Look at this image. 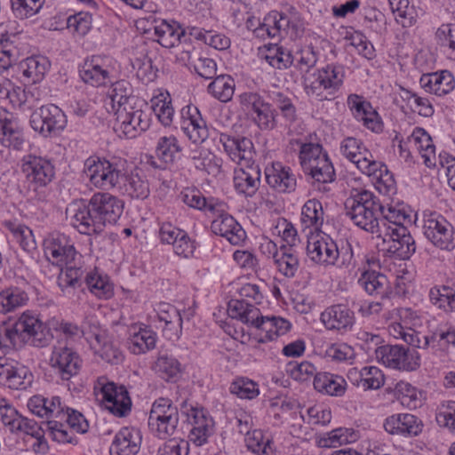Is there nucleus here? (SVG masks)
<instances>
[{"mask_svg": "<svg viewBox=\"0 0 455 455\" xmlns=\"http://www.w3.org/2000/svg\"><path fill=\"white\" fill-rule=\"evenodd\" d=\"M124 211V203L108 193H96L86 203L76 201L66 209L67 219L81 234L92 235L103 231L107 224H115Z\"/></svg>", "mask_w": 455, "mask_h": 455, "instance_id": "obj_1", "label": "nucleus"}, {"mask_svg": "<svg viewBox=\"0 0 455 455\" xmlns=\"http://www.w3.org/2000/svg\"><path fill=\"white\" fill-rule=\"evenodd\" d=\"M44 255L53 265L61 266L65 264L66 270L62 272L58 283L62 292L68 297L75 294L76 289L84 291L81 280L84 271L81 267L68 266L75 261L77 253L69 239L61 234L50 235L44 241Z\"/></svg>", "mask_w": 455, "mask_h": 455, "instance_id": "obj_2", "label": "nucleus"}, {"mask_svg": "<svg viewBox=\"0 0 455 455\" xmlns=\"http://www.w3.org/2000/svg\"><path fill=\"white\" fill-rule=\"evenodd\" d=\"M346 215L359 228L375 235L384 228L379 222L383 204L379 198L366 189L353 190L345 202Z\"/></svg>", "mask_w": 455, "mask_h": 455, "instance_id": "obj_3", "label": "nucleus"}, {"mask_svg": "<svg viewBox=\"0 0 455 455\" xmlns=\"http://www.w3.org/2000/svg\"><path fill=\"white\" fill-rule=\"evenodd\" d=\"M227 311L231 318L265 331V337L268 340L284 335L291 328V323L286 319L280 316H262L259 308L243 299H231Z\"/></svg>", "mask_w": 455, "mask_h": 455, "instance_id": "obj_4", "label": "nucleus"}, {"mask_svg": "<svg viewBox=\"0 0 455 455\" xmlns=\"http://www.w3.org/2000/svg\"><path fill=\"white\" fill-rule=\"evenodd\" d=\"M22 172L25 173L31 198L43 201L46 197L45 190L54 176L55 170L52 162L46 158L28 155L22 160Z\"/></svg>", "mask_w": 455, "mask_h": 455, "instance_id": "obj_5", "label": "nucleus"}, {"mask_svg": "<svg viewBox=\"0 0 455 455\" xmlns=\"http://www.w3.org/2000/svg\"><path fill=\"white\" fill-rule=\"evenodd\" d=\"M344 71L340 66L327 65L317 72L303 78V85L307 95L319 100H330L343 84Z\"/></svg>", "mask_w": 455, "mask_h": 455, "instance_id": "obj_6", "label": "nucleus"}, {"mask_svg": "<svg viewBox=\"0 0 455 455\" xmlns=\"http://www.w3.org/2000/svg\"><path fill=\"white\" fill-rule=\"evenodd\" d=\"M124 162H110L89 158L84 163V172L90 182L104 190L116 189L123 180Z\"/></svg>", "mask_w": 455, "mask_h": 455, "instance_id": "obj_7", "label": "nucleus"}, {"mask_svg": "<svg viewBox=\"0 0 455 455\" xmlns=\"http://www.w3.org/2000/svg\"><path fill=\"white\" fill-rule=\"evenodd\" d=\"M148 106L143 100L132 102V106L116 111L115 130L120 131L125 138L132 139L147 131L150 125Z\"/></svg>", "mask_w": 455, "mask_h": 455, "instance_id": "obj_8", "label": "nucleus"}, {"mask_svg": "<svg viewBox=\"0 0 455 455\" xmlns=\"http://www.w3.org/2000/svg\"><path fill=\"white\" fill-rule=\"evenodd\" d=\"M179 424L177 407L167 398H159L153 405L148 417V427L159 438L175 435Z\"/></svg>", "mask_w": 455, "mask_h": 455, "instance_id": "obj_9", "label": "nucleus"}, {"mask_svg": "<svg viewBox=\"0 0 455 455\" xmlns=\"http://www.w3.org/2000/svg\"><path fill=\"white\" fill-rule=\"evenodd\" d=\"M67 116L56 105L42 106L32 112L30 126L44 138H52L60 134L67 125Z\"/></svg>", "mask_w": 455, "mask_h": 455, "instance_id": "obj_10", "label": "nucleus"}, {"mask_svg": "<svg viewBox=\"0 0 455 455\" xmlns=\"http://www.w3.org/2000/svg\"><path fill=\"white\" fill-rule=\"evenodd\" d=\"M377 236L382 238L385 244L384 251L392 259L406 260L416 251L415 241L405 227L392 229L384 225V228Z\"/></svg>", "mask_w": 455, "mask_h": 455, "instance_id": "obj_11", "label": "nucleus"}, {"mask_svg": "<svg viewBox=\"0 0 455 455\" xmlns=\"http://www.w3.org/2000/svg\"><path fill=\"white\" fill-rule=\"evenodd\" d=\"M50 365L56 377L62 380H69L78 374L82 359L71 347L59 342L52 349Z\"/></svg>", "mask_w": 455, "mask_h": 455, "instance_id": "obj_12", "label": "nucleus"}, {"mask_svg": "<svg viewBox=\"0 0 455 455\" xmlns=\"http://www.w3.org/2000/svg\"><path fill=\"white\" fill-rule=\"evenodd\" d=\"M425 236L437 248L451 251L455 249V229L443 217H428L423 225Z\"/></svg>", "mask_w": 455, "mask_h": 455, "instance_id": "obj_13", "label": "nucleus"}, {"mask_svg": "<svg viewBox=\"0 0 455 455\" xmlns=\"http://www.w3.org/2000/svg\"><path fill=\"white\" fill-rule=\"evenodd\" d=\"M340 151L347 159L355 164L363 173H373L376 168L380 166L379 162L373 159L371 153L361 140L354 137H347L342 140Z\"/></svg>", "mask_w": 455, "mask_h": 455, "instance_id": "obj_14", "label": "nucleus"}, {"mask_svg": "<svg viewBox=\"0 0 455 455\" xmlns=\"http://www.w3.org/2000/svg\"><path fill=\"white\" fill-rule=\"evenodd\" d=\"M220 143L230 159L242 164L254 163L255 150L252 141L246 137H232L226 133L220 135Z\"/></svg>", "mask_w": 455, "mask_h": 455, "instance_id": "obj_15", "label": "nucleus"}, {"mask_svg": "<svg viewBox=\"0 0 455 455\" xmlns=\"http://www.w3.org/2000/svg\"><path fill=\"white\" fill-rule=\"evenodd\" d=\"M307 254L309 259L321 265H335L339 251L334 241L329 237L311 236L307 244Z\"/></svg>", "mask_w": 455, "mask_h": 455, "instance_id": "obj_16", "label": "nucleus"}, {"mask_svg": "<svg viewBox=\"0 0 455 455\" xmlns=\"http://www.w3.org/2000/svg\"><path fill=\"white\" fill-rule=\"evenodd\" d=\"M101 394L106 409L113 415L124 417L131 411L132 401L125 387L109 382L101 387Z\"/></svg>", "mask_w": 455, "mask_h": 455, "instance_id": "obj_17", "label": "nucleus"}, {"mask_svg": "<svg viewBox=\"0 0 455 455\" xmlns=\"http://www.w3.org/2000/svg\"><path fill=\"white\" fill-rule=\"evenodd\" d=\"M180 128L193 143H202L208 138V128L196 106L188 105L181 110Z\"/></svg>", "mask_w": 455, "mask_h": 455, "instance_id": "obj_18", "label": "nucleus"}, {"mask_svg": "<svg viewBox=\"0 0 455 455\" xmlns=\"http://www.w3.org/2000/svg\"><path fill=\"white\" fill-rule=\"evenodd\" d=\"M347 105L352 116L357 121H362L366 128L372 132L381 131L382 124L379 119L377 111L363 96L358 94L348 95Z\"/></svg>", "mask_w": 455, "mask_h": 455, "instance_id": "obj_19", "label": "nucleus"}, {"mask_svg": "<svg viewBox=\"0 0 455 455\" xmlns=\"http://www.w3.org/2000/svg\"><path fill=\"white\" fill-rule=\"evenodd\" d=\"M18 322L27 344L36 347H44L48 345L51 339L49 331L37 317L24 313Z\"/></svg>", "mask_w": 455, "mask_h": 455, "instance_id": "obj_20", "label": "nucleus"}, {"mask_svg": "<svg viewBox=\"0 0 455 455\" xmlns=\"http://www.w3.org/2000/svg\"><path fill=\"white\" fill-rule=\"evenodd\" d=\"M320 320L327 330L347 331L355 323V315L346 306L338 304L323 311Z\"/></svg>", "mask_w": 455, "mask_h": 455, "instance_id": "obj_21", "label": "nucleus"}, {"mask_svg": "<svg viewBox=\"0 0 455 455\" xmlns=\"http://www.w3.org/2000/svg\"><path fill=\"white\" fill-rule=\"evenodd\" d=\"M34 377L28 368L0 362V384L12 389H27L33 383Z\"/></svg>", "mask_w": 455, "mask_h": 455, "instance_id": "obj_22", "label": "nucleus"}, {"mask_svg": "<svg viewBox=\"0 0 455 455\" xmlns=\"http://www.w3.org/2000/svg\"><path fill=\"white\" fill-rule=\"evenodd\" d=\"M269 252L273 251V259L279 272L286 277H293L299 266L296 248L292 246L281 245L279 249L272 241L266 244Z\"/></svg>", "mask_w": 455, "mask_h": 455, "instance_id": "obj_23", "label": "nucleus"}, {"mask_svg": "<svg viewBox=\"0 0 455 455\" xmlns=\"http://www.w3.org/2000/svg\"><path fill=\"white\" fill-rule=\"evenodd\" d=\"M260 177V169L255 163L242 164L235 172V188L239 194H243L245 196H252L259 188Z\"/></svg>", "mask_w": 455, "mask_h": 455, "instance_id": "obj_24", "label": "nucleus"}, {"mask_svg": "<svg viewBox=\"0 0 455 455\" xmlns=\"http://www.w3.org/2000/svg\"><path fill=\"white\" fill-rule=\"evenodd\" d=\"M266 181L275 190L280 193H291L295 190L297 180L290 167L281 163H274L265 169Z\"/></svg>", "mask_w": 455, "mask_h": 455, "instance_id": "obj_25", "label": "nucleus"}, {"mask_svg": "<svg viewBox=\"0 0 455 455\" xmlns=\"http://www.w3.org/2000/svg\"><path fill=\"white\" fill-rule=\"evenodd\" d=\"M0 141L5 147L15 149H19L24 142L18 119L4 108H0Z\"/></svg>", "mask_w": 455, "mask_h": 455, "instance_id": "obj_26", "label": "nucleus"}, {"mask_svg": "<svg viewBox=\"0 0 455 455\" xmlns=\"http://www.w3.org/2000/svg\"><path fill=\"white\" fill-rule=\"evenodd\" d=\"M141 444V435L138 429L123 427L115 436L109 448L110 455H135Z\"/></svg>", "mask_w": 455, "mask_h": 455, "instance_id": "obj_27", "label": "nucleus"}, {"mask_svg": "<svg viewBox=\"0 0 455 455\" xmlns=\"http://www.w3.org/2000/svg\"><path fill=\"white\" fill-rule=\"evenodd\" d=\"M212 231L225 237L233 245H241L246 239V233L242 226L228 214L220 215L211 225Z\"/></svg>", "mask_w": 455, "mask_h": 455, "instance_id": "obj_28", "label": "nucleus"}, {"mask_svg": "<svg viewBox=\"0 0 455 455\" xmlns=\"http://www.w3.org/2000/svg\"><path fill=\"white\" fill-rule=\"evenodd\" d=\"M304 172L312 178L313 186L322 192H328L330 190L328 184L335 180V170L328 155L313 162V164Z\"/></svg>", "mask_w": 455, "mask_h": 455, "instance_id": "obj_29", "label": "nucleus"}, {"mask_svg": "<svg viewBox=\"0 0 455 455\" xmlns=\"http://www.w3.org/2000/svg\"><path fill=\"white\" fill-rule=\"evenodd\" d=\"M385 430L392 435H418L422 431V423L409 413L393 415L384 423Z\"/></svg>", "mask_w": 455, "mask_h": 455, "instance_id": "obj_30", "label": "nucleus"}, {"mask_svg": "<svg viewBox=\"0 0 455 455\" xmlns=\"http://www.w3.org/2000/svg\"><path fill=\"white\" fill-rule=\"evenodd\" d=\"M419 83L426 91L438 96L446 95L455 88L454 76L448 70L425 74L421 76Z\"/></svg>", "mask_w": 455, "mask_h": 455, "instance_id": "obj_31", "label": "nucleus"}, {"mask_svg": "<svg viewBox=\"0 0 455 455\" xmlns=\"http://www.w3.org/2000/svg\"><path fill=\"white\" fill-rule=\"evenodd\" d=\"M358 283L371 296H379L382 300H387L391 288L387 276L376 271H365L362 274Z\"/></svg>", "mask_w": 455, "mask_h": 455, "instance_id": "obj_32", "label": "nucleus"}, {"mask_svg": "<svg viewBox=\"0 0 455 455\" xmlns=\"http://www.w3.org/2000/svg\"><path fill=\"white\" fill-rule=\"evenodd\" d=\"M108 96L111 100L112 110L115 114L124 107L126 108L128 106H132V102L141 100L133 94V87L126 80H119L112 84L108 92Z\"/></svg>", "mask_w": 455, "mask_h": 455, "instance_id": "obj_33", "label": "nucleus"}, {"mask_svg": "<svg viewBox=\"0 0 455 455\" xmlns=\"http://www.w3.org/2000/svg\"><path fill=\"white\" fill-rule=\"evenodd\" d=\"M122 178L117 188L118 192L136 199H145L148 196V183L138 172L126 173L124 171Z\"/></svg>", "mask_w": 455, "mask_h": 455, "instance_id": "obj_34", "label": "nucleus"}, {"mask_svg": "<svg viewBox=\"0 0 455 455\" xmlns=\"http://www.w3.org/2000/svg\"><path fill=\"white\" fill-rule=\"evenodd\" d=\"M313 384L316 391L332 396L343 395L347 387V382L343 377L329 372H317L314 377Z\"/></svg>", "mask_w": 455, "mask_h": 455, "instance_id": "obj_35", "label": "nucleus"}, {"mask_svg": "<svg viewBox=\"0 0 455 455\" xmlns=\"http://www.w3.org/2000/svg\"><path fill=\"white\" fill-rule=\"evenodd\" d=\"M193 427L189 433V440L196 446L206 443L213 433V421L204 416L202 411L192 409Z\"/></svg>", "mask_w": 455, "mask_h": 455, "instance_id": "obj_36", "label": "nucleus"}, {"mask_svg": "<svg viewBox=\"0 0 455 455\" xmlns=\"http://www.w3.org/2000/svg\"><path fill=\"white\" fill-rule=\"evenodd\" d=\"M191 160L197 170L204 171L209 175L217 176L222 171V159L204 147L192 152Z\"/></svg>", "mask_w": 455, "mask_h": 455, "instance_id": "obj_37", "label": "nucleus"}, {"mask_svg": "<svg viewBox=\"0 0 455 455\" xmlns=\"http://www.w3.org/2000/svg\"><path fill=\"white\" fill-rule=\"evenodd\" d=\"M153 370L162 379L175 382L180 376L181 364L174 356L160 354L153 364Z\"/></svg>", "mask_w": 455, "mask_h": 455, "instance_id": "obj_38", "label": "nucleus"}, {"mask_svg": "<svg viewBox=\"0 0 455 455\" xmlns=\"http://www.w3.org/2000/svg\"><path fill=\"white\" fill-rule=\"evenodd\" d=\"M156 334L150 329L140 328L139 331L131 334L127 344L134 355L144 354L156 347Z\"/></svg>", "mask_w": 455, "mask_h": 455, "instance_id": "obj_39", "label": "nucleus"}, {"mask_svg": "<svg viewBox=\"0 0 455 455\" xmlns=\"http://www.w3.org/2000/svg\"><path fill=\"white\" fill-rule=\"evenodd\" d=\"M154 29L155 35L157 36L156 41L165 48L175 46L180 42L181 37L185 36L184 30L175 22L171 24L163 20Z\"/></svg>", "mask_w": 455, "mask_h": 455, "instance_id": "obj_40", "label": "nucleus"}, {"mask_svg": "<svg viewBox=\"0 0 455 455\" xmlns=\"http://www.w3.org/2000/svg\"><path fill=\"white\" fill-rule=\"evenodd\" d=\"M300 220L305 228L319 229L323 222V211L321 202L315 199L307 201L302 207Z\"/></svg>", "mask_w": 455, "mask_h": 455, "instance_id": "obj_41", "label": "nucleus"}, {"mask_svg": "<svg viewBox=\"0 0 455 455\" xmlns=\"http://www.w3.org/2000/svg\"><path fill=\"white\" fill-rule=\"evenodd\" d=\"M208 92L222 102L229 101L235 92V82L230 76L221 75L208 85Z\"/></svg>", "mask_w": 455, "mask_h": 455, "instance_id": "obj_42", "label": "nucleus"}, {"mask_svg": "<svg viewBox=\"0 0 455 455\" xmlns=\"http://www.w3.org/2000/svg\"><path fill=\"white\" fill-rule=\"evenodd\" d=\"M248 450L259 455H276L273 441L269 438L264 440L261 430L254 429L244 438Z\"/></svg>", "mask_w": 455, "mask_h": 455, "instance_id": "obj_43", "label": "nucleus"}, {"mask_svg": "<svg viewBox=\"0 0 455 455\" xmlns=\"http://www.w3.org/2000/svg\"><path fill=\"white\" fill-rule=\"evenodd\" d=\"M28 298L25 291L19 288H10L0 292V312L9 313L24 306Z\"/></svg>", "mask_w": 455, "mask_h": 455, "instance_id": "obj_44", "label": "nucleus"}, {"mask_svg": "<svg viewBox=\"0 0 455 455\" xmlns=\"http://www.w3.org/2000/svg\"><path fill=\"white\" fill-rule=\"evenodd\" d=\"M429 299L433 305L444 311L455 310V291L449 286H435L429 291Z\"/></svg>", "mask_w": 455, "mask_h": 455, "instance_id": "obj_45", "label": "nucleus"}, {"mask_svg": "<svg viewBox=\"0 0 455 455\" xmlns=\"http://www.w3.org/2000/svg\"><path fill=\"white\" fill-rule=\"evenodd\" d=\"M80 76L84 83L100 86L108 80L109 73L92 60L84 63L80 70Z\"/></svg>", "mask_w": 455, "mask_h": 455, "instance_id": "obj_46", "label": "nucleus"}, {"mask_svg": "<svg viewBox=\"0 0 455 455\" xmlns=\"http://www.w3.org/2000/svg\"><path fill=\"white\" fill-rule=\"evenodd\" d=\"M84 283L88 290L100 299H108L112 295L111 283L97 272L88 273Z\"/></svg>", "mask_w": 455, "mask_h": 455, "instance_id": "obj_47", "label": "nucleus"}, {"mask_svg": "<svg viewBox=\"0 0 455 455\" xmlns=\"http://www.w3.org/2000/svg\"><path fill=\"white\" fill-rule=\"evenodd\" d=\"M395 390L403 405L416 409L422 404V393L408 382L397 383Z\"/></svg>", "mask_w": 455, "mask_h": 455, "instance_id": "obj_48", "label": "nucleus"}, {"mask_svg": "<svg viewBox=\"0 0 455 455\" xmlns=\"http://www.w3.org/2000/svg\"><path fill=\"white\" fill-rule=\"evenodd\" d=\"M46 430L49 432L52 438L58 443H76V439L73 436L71 429L64 420L59 418L54 419H48L45 423Z\"/></svg>", "mask_w": 455, "mask_h": 455, "instance_id": "obj_49", "label": "nucleus"}, {"mask_svg": "<svg viewBox=\"0 0 455 455\" xmlns=\"http://www.w3.org/2000/svg\"><path fill=\"white\" fill-rule=\"evenodd\" d=\"M49 68L48 60L42 56H32L23 63V75L34 82L41 80Z\"/></svg>", "mask_w": 455, "mask_h": 455, "instance_id": "obj_50", "label": "nucleus"}, {"mask_svg": "<svg viewBox=\"0 0 455 455\" xmlns=\"http://www.w3.org/2000/svg\"><path fill=\"white\" fill-rule=\"evenodd\" d=\"M180 151L181 148L172 135L161 137L157 142L156 155L165 164L173 163L176 154Z\"/></svg>", "mask_w": 455, "mask_h": 455, "instance_id": "obj_51", "label": "nucleus"}, {"mask_svg": "<svg viewBox=\"0 0 455 455\" xmlns=\"http://www.w3.org/2000/svg\"><path fill=\"white\" fill-rule=\"evenodd\" d=\"M295 143L299 146V161L303 171L310 167L313 162L327 155L323 152V148L318 143H301L299 140Z\"/></svg>", "mask_w": 455, "mask_h": 455, "instance_id": "obj_52", "label": "nucleus"}, {"mask_svg": "<svg viewBox=\"0 0 455 455\" xmlns=\"http://www.w3.org/2000/svg\"><path fill=\"white\" fill-rule=\"evenodd\" d=\"M294 58V68L299 70L302 76H307L310 70L315 66L317 62V56L312 47H305L296 52Z\"/></svg>", "mask_w": 455, "mask_h": 455, "instance_id": "obj_53", "label": "nucleus"}, {"mask_svg": "<svg viewBox=\"0 0 455 455\" xmlns=\"http://www.w3.org/2000/svg\"><path fill=\"white\" fill-rule=\"evenodd\" d=\"M158 315L159 320L164 322L165 331L175 329V338L179 339L181 332L182 317L180 311L170 304H164Z\"/></svg>", "mask_w": 455, "mask_h": 455, "instance_id": "obj_54", "label": "nucleus"}, {"mask_svg": "<svg viewBox=\"0 0 455 455\" xmlns=\"http://www.w3.org/2000/svg\"><path fill=\"white\" fill-rule=\"evenodd\" d=\"M91 348L110 364H119L123 361L121 351L108 341L107 336L100 342H93Z\"/></svg>", "mask_w": 455, "mask_h": 455, "instance_id": "obj_55", "label": "nucleus"}, {"mask_svg": "<svg viewBox=\"0 0 455 455\" xmlns=\"http://www.w3.org/2000/svg\"><path fill=\"white\" fill-rule=\"evenodd\" d=\"M402 348L403 346L398 345H384L379 347L375 351L376 358L384 365L398 370V366L401 363Z\"/></svg>", "mask_w": 455, "mask_h": 455, "instance_id": "obj_56", "label": "nucleus"}, {"mask_svg": "<svg viewBox=\"0 0 455 455\" xmlns=\"http://www.w3.org/2000/svg\"><path fill=\"white\" fill-rule=\"evenodd\" d=\"M253 123L262 131H271L276 126V111L268 102H265L261 108L251 116Z\"/></svg>", "mask_w": 455, "mask_h": 455, "instance_id": "obj_57", "label": "nucleus"}, {"mask_svg": "<svg viewBox=\"0 0 455 455\" xmlns=\"http://www.w3.org/2000/svg\"><path fill=\"white\" fill-rule=\"evenodd\" d=\"M392 11L397 12V16L402 18L401 20L403 27H410L416 21L417 12L415 5L412 4L411 0H388Z\"/></svg>", "mask_w": 455, "mask_h": 455, "instance_id": "obj_58", "label": "nucleus"}, {"mask_svg": "<svg viewBox=\"0 0 455 455\" xmlns=\"http://www.w3.org/2000/svg\"><path fill=\"white\" fill-rule=\"evenodd\" d=\"M182 202L188 206L197 210L214 212L217 204L213 199L207 200L198 190H185L181 193Z\"/></svg>", "mask_w": 455, "mask_h": 455, "instance_id": "obj_59", "label": "nucleus"}, {"mask_svg": "<svg viewBox=\"0 0 455 455\" xmlns=\"http://www.w3.org/2000/svg\"><path fill=\"white\" fill-rule=\"evenodd\" d=\"M59 419L64 420L76 433L84 434L88 430L87 420L82 413L76 410L63 406Z\"/></svg>", "mask_w": 455, "mask_h": 455, "instance_id": "obj_60", "label": "nucleus"}, {"mask_svg": "<svg viewBox=\"0 0 455 455\" xmlns=\"http://www.w3.org/2000/svg\"><path fill=\"white\" fill-rule=\"evenodd\" d=\"M266 60L273 68L283 69L291 67L294 62L291 52L283 47H274L266 55Z\"/></svg>", "mask_w": 455, "mask_h": 455, "instance_id": "obj_61", "label": "nucleus"}, {"mask_svg": "<svg viewBox=\"0 0 455 455\" xmlns=\"http://www.w3.org/2000/svg\"><path fill=\"white\" fill-rule=\"evenodd\" d=\"M12 8L20 19L29 18L38 13L44 4V0H11Z\"/></svg>", "mask_w": 455, "mask_h": 455, "instance_id": "obj_62", "label": "nucleus"}, {"mask_svg": "<svg viewBox=\"0 0 455 455\" xmlns=\"http://www.w3.org/2000/svg\"><path fill=\"white\" fill-rule=\"evenodd\" d=\"M380 216L382 217V219H379L381 227H383L384 222L386 228L392 229L398 227H404V221L410 218L403 210L396 209L393 206L385 207L384 205Z\"/></svg>", "mask_w": 455, "mask_h": 455, "instance_id": "obj_63", "label": "nucleus"}, {"mask_svg": "<svg viewBox=\"0 0 455 455\" xmlns=\"http://www.w3.org/2000/svg\"><path fill=\"white\" fill-rule=\"evenodd\" d=\"M435 39L455 59V24H442L435 32Z\"/></svg>", "mask_w": 455, "mask_h": 455, "instance_id": "obj_64", "label": "nucleus"}]
</instances>
